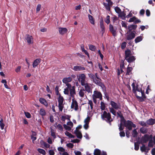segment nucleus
Wrapping results in <instances>:
<instances>
[{"label": "nucleus", "mask_w": 155, "mask_h": 155, "mask_svg": "<svg viewBox=\"0 0 155 155\" xmlns=\"http://www.w3.org/2000/svg\"><path fill=\"white\" fill-rule=\"evenodd\" d=\"M146 149L147 148L145 145L144 144V143H142V146L140 147V150L142 152L145 151Z\"/></svg>", "instance_id": "43"}, {"label": "nucleus", "mask_w": 155, "mask_h": 155, "mask_svg": "<svg viewBox=\"0 0 155 155\" xmlns=\"http://www.w3.org/2000/svg\"><path fill=\"white\" fill-rule=\"evenodd\" d=\"M116 12L118 14L120 13L121 12V10L118 7H116L114 8Z\"/></svg>", "instance_id": "52"}, {"label": "nucleus", "mask_w": 155, "mask_h": 155, "mask_svg": "<svg viewBox=\"0 0 155 155\" xmlns=\"http://www.w3.org/2000/svg\"><path fill=\"white\" fill-rule=\"evenodd\" d=\"M127 43L125 42H122L121 45V48L122 49H124L126 47Z\"/></svg>", "instance_id": "61"}, {"label": "nucleus", "mask_w": 155, "mask_h": 155, "mask_svg": "<svg viewBox=\"0 0 155 155\" xmlns=\"http://www.w3.org/2000/svg\"><path fill=\"white\" fill-rule=\"evenodd\" d=\"M64 100L63 97L61 96V94H59V96L58 97V104H63Z\"/></svg>", "instance_id": "29"}, {"label": "nucleus", "mask_w": 155, "mask_h": 155, "mask_svg": "<svg viewBox=\"0 0 155 155\" xmlns=\"http://www.w3.org/2000/svg\"><path fill=\"white\" fill-rule=\"evenodd\" d=\"M86 76L84 74H80L78 77V80L79 81L81 82L82 86H84V83L87 82L86 81Z\"/></svg>", "instance_id": "2"}, {"label": "nucleus", "mask_w": 155, "mask_h": 155, "mask_svg": "<svg viewBox=\"0 0 155 155\" xmlns=\"http://www.w3.org/2000/svg\"><path fill=\"white\" fill-rule=\"evenodd\" d=\"M37 150L40 153H41L43 155H45L46 154V152L44 150L41 148H38V149Z\"/></svg>", "instance_id": "44"}, {"label": "nucleus", "mask_w": 155, "mask_h": 155, "mask_svg": "<svg viewBox=\"0 0 155 155\" xmlns=\"http://www.w3.org/2000/svg\"><path fill=\"white\" fill-rule=\"evenodd\" d=\"M138 87V86H137L135 88L136 93H134L135 94V96H136V94H137V91L141 93V91H143L141 88H139Z\"/></svg>", "instance_id": "46"}, {"label": "nucleus", "mask_w": 155, "mask_h": 155, "mask_svg": "<svg viewBox=\"0 0 155 155\" xmlns=\"http://www.w3.org/2000/svg\"><path fill=\"white\" fill-rule=\"evenodd\" d=\"M63 126L64 128L66 130H68V131H70L71 130V128L70 127L67 126L65 124H64Z\"/></svg>", "instance_id": "54"}, {"label": "nucleus", "mask_w": 155, "mask_h": 155, "mask_svg": "<svg viewBox=\"0 0 155 155\" xmlns=\"http://www.w3.org/2000/svg\"><path fill=\"white\" fill-rule=\"evenodd\" d=\"M56 124L57 125V127L58 129L59 130L61 131H62L63 130V127L62 125L60 124H57V123Z\"/></svg>", "instance_id": "53"}, {"label": "nucleus", "mask_w": 155, "mask_h": 155, "mask_svg": "<svg viewBox=\"0 0 155 155\" xmlns=\"http://www.w3.org/2000/svg\"><path fill=\"white\" fill-rule=\"evenodd\" d=\"M137 27V25H131L128 26V29L129 30V32H131L132 30H135Z\"/></svg>", "instance_id": "18"}, {"label": "nucleus", "mask_w": 155, "mask_h": 155, "mask_svg": "<svg viewBox=\"0 0 155 155\" xmlns=\"http://www.w3.org/2000/svg\"><path fill=\"white\" fill-rule=\"evenodd\" d=\"M100 26L101 29V34L103 35L105 31V28L104 24V21L103 19H101L100 22Z\"/></svg>", "instance_id": "9"}, {"label": "nucleus", "mask_w": 155, "mask_h": 155, "mask_svg": "<svg viewBox=\"0 0 155 155\" xmlns=\"http://www.w3.org/2000/svg\"><path fill=\"white\" fill-rule=\"evenodd\" d=\"M74 133L75 134L77 137L79 139H81L82 137V134L80 131L79 130H75Z\"/></svg>", "instance_id": "23"}, {"label": "nucleus", "mask_w": 155, "mask_h": 155, "mask_svg": "<svg viewBox=\"0 0 155 155\" xmlns=\"http://www.w3.org/2000/svg\"><path fill=\"white\" fill-rule=\"evenodd\" d=\"M85 69L84 67L79 66H74L73 68V70L76 71L84 70Z\"/></svg>", "instance_id": "12"}, {"label": "nucleus", "mask_w": 155, "mask_h": 155, "mask_svg": "<svg viewBox=\"0 0 155 155\" xmlns=\"http://www.w3.org/2000/svg\"><path fill=\"white\" fill-rule=\"evenodd\" d=\"M88 76L91 79V80L93 81L96 78L95 77V75L91 73L88 74Z\"/></svg>", "instance_id": "34"}, {"label": "nucleus", "mask_w": 155, "mask_h": 155, "mask_svg": "<svg viewBox=\"0 0 155 155\" xmlns=\"http://www.w3.org/2000/svg\"><path fill=\"white\" fill-rule=\"evenodd\" d=\"M85 91V90H84V89L80 90L78 93L79 96L81 97H83L84 96Z\"/></svg>", "instance_id": "30"}, {"label": "nucleus", "mask_w": 155, "mask_h": 155, "mask_svg": "<svg viewBox=\"0 0 155 155\" xmlns=\"http://www.w3.org/2000/svg\"><path fill=\"white\" fill-rule=\"evenodd\" d=\"M138 100V101L141 102H142L143 101H145V99H144L143 97L141 96H140L138 95V94H136V96Z\"/></svg>", "instance_id": "41"}, {"label": "nucleus", "mask_w": 155, "mask_h": 155, "mask_svg": "<svg viewBox=\"0 0 155 155\" xmlns=\"http://www.w3.org/2000/svg\"><path fill=\"white\" fill-rule=\"evenodd\" d=\"M147 124L149 125H152L155 124V119L150 118L146 121Z\"/></svg>", "instance_id": "17"}, {"label": "nucleus", "mask_w": 155, "mask_h": 155, "mask_svg": "<svg viewBox=\"0 0 155 155\" xmlns=\"http://www.w3.org/2000/svg\"><path fill=\"white\" fill-rule=\"evenodd\" d=\"M59 31L61 34L63 35L67 32V29L66 28H59Z\"/></svg>", "instance_id": "22"}, {"label": "nucleus", "mask_w": 155, "mask_h": 155, "mask_svg": "<svg viewBox=\"0 0 155 155\" xmlns=\"http://www.w3.org/2000/svg\"><path fill=\"white\" fill-rule=\"evenodd\" d=\"M69 90L70 91V94L71 96L72 97H74L75 94H76L74 86L72 87V88L71 89H70Z\"/></svg>", "instance_id": "16"}, {"label": "nucleus", "mask_w": 155, "mask_h": 155, "mask_svg": "<svg viewBox=\"0 0 155 155\" xmlns=\"http://www.w3.org/2000/svg\"><path fill=\"white\" fill-rule=\"evenodd\" d=\"M148 146L149 147H153V142L152 140H150L149 141L148 144Z\"/></svg>", "instance_id": "56"}, {"label": "nucleus", "mask_w": 155, "mask_h": 155, "mask_svg": "<svg viewBox=\"0 0 155 155\" xmlns=\"http://www.w3.org/2000/svg\"><path fill=\"white\" fill-rule=\"evenodd\" d=\"M92 97L97 98H99L100 100L102 99V95L101 92L97 91H94V94L92 95Z\"/></svg>", "instance_id": "5"}, {"label": "nucleus", "mask_w": 155, "mask_h": 155, "mask_svg": "<svg viewBox=\"0 0 155 155\" xmlns=\"http://www.w3.org/2000/svg\"><path fill=\"white\" fill-rule=\"evenodd\" d=\"M110 104L112 106V107L116 110L121 109V105L120 103H117L114 101H111L110 102Z\"/></svg>", "instance_id": "3"}, {"label": "nucleus", "mask_w": 155, "mask_h": 155, "mask_svg": "<svg viewBox=\"0 0 155 155\" xmlns=\"http://www.w3.org/2000/svg\"><path fill=\"white\" fill-rule=\"evenodd\" d=\"M90 120V117H87L84 120V123L85 124H89Z\"/></svg>", "instance_id": "58"}, {"label": "nucleus", "mask_w": 155, "mask_h": 155, "mask_svg": "<svg viewBox=\"0 0 155 155\" xmlns=\"http://www.w3.org/2000/svg\"><path fill=\"white\" fill-rule=\"evenodd\" d=\"M136 32L135 31L131 32L129 34L127 35L126 37V38L127 40H130L134 39L135 36V33Z\"/></svg>", "instance_id": "7"}, {"label": "nucleus", "mask_w": 155, "mask_h": 155, "mask_svg": "<svg viewBox=\"0 0 155 155\" xmlns=\"http://www.w3.org/2000/svg\"><path fill=\"white\" fill-rule=\"evenodd\" d=\"M149 140H150L148 139V134H145L142 137L140 141V143H147Z\"/></svg>", "instance_id": "6"}, {"label": "nucleus", "mask_w": 155, "mask_h": 155, "mask_svg": "<svg viewBox=\"0 0 155 155\" xmlns=\"http://www.w3.org/2000/svg\"><path fill=\"white\" fill-rule=\"evenodd\" d=\"M0 119H1L0 120V127H1V129L2 130H3L5 126V124L4 123V121L2 118L0 117Z\"/></svg>", "instance_id": "36"}, {"label": "nucleus", "mask_w": 155, "mask_h": 155, "mask_svg": "<svg viewBox=\"0 0 155 155\" xmlns=\"http://www.w3.org/2000/svg\"><path fill=\"white\" fill-rule=\"evenodd\" d=\"M41 144L42 145H44L45 147L46 148H48L50 147V145L43 140H41L40 142Z\"/></svg>", "instance_id": "35"}, {"label": "nucleus", "mask_w": 155, "mask_h": 155, "mask_svg": "<svg viewBox=\"0 0 155 155\" xmlns=\"http://www.w3.org/2000/svg\"><path fill=\"white\" fill-rule=\"evenodd\" d=\"M101 118L102 120L109 123L110 125H111V122L113 121V119L112 118L110 113H107L106 111H104L103 114L101 115Z\"/></svg>", "instance_id": "1"}, {"label": "nucleus", "mask_w": 155, "mask_h": 155, "mask_svg": "<svg viewBox=\"0 0 155 155\" xmlns=\"http://www.w3.org/2000/svg\"><path fill=\"white\" fill-rule=\"evenodd\" d=\"M125 58H127L129 57V56H131L132 54L130 50L129 49H127L125 51Z\"/></svg>", "instance_id": "21"}, {"label": "nucleus", "mask_w": 155, "mask_h": 155, "mask_svg": "<svg viewBox=\"0 0 155 155\" xmlns=\"http://www.w3.org/2000/svg\"><path fill=\"white\" fill-rule=\"evenodd\" d=\"M41 59H35L33 62V66L35 68L38 65V64L40 62Z\"/></svg>", "instance_id": "19"}, {"label": "nucleus", "mask_w": 155, "mask_h": 155, "mask_svg": "<svg viewBox=\"0 0 155 155\" xmlns=\"http://www.w3.org/2000/svg\"><path fill=\"white\" fill-rule=\"evenodd\" d=\"M39 114L41 116H44L46 115V112L44 109L41 108L40 110Z\"/></svg>", "instance_id": "38"}, {"label": "nucleus", "mask_w": 155, "mask_h": 155, "mask_svg": "<svg viewBox=\"0 0 155 155\" xmlns=\"http://www.w3.org/2000/svg\"><path fill=\"white\" fill-rule=\"evenodd\" d=\"M133 69V68L129 66L127 68V72L126 74V75H129L132 74V71Z\"/></svg>", "instance_id": "25"}, {"label": "nucleus", "mask_w": 155, "mask_h": 155, "mask_svg": "<svg viewBox=\"0 0 155 155\" xmlns=\"http://www.w3.org/2000/svg\"><path fill=\"white\" fill-rule=\"evenodd\" d=\"M109 30L110 32L112 33V35L115 36L116 35L117 33L116 30L114 29L113 26L111 24L109 25Z\"/></svg>", "instance_id": "11"}, {"label": "nucleus", "mask_w": 155, "mask_h": 155, "mask_svg": "<svg viewBox=\"0 0 155 155\" xmlns=\"http://www.w3.org/2000/svg\"><path fill=\"white\" fill-rule=\"evenodd\" d=\"M110 112L114 116L116 115V111L112 107L109 108Z\"/></svg>", "instance_id": "47"}, {"label": "nucleus", "mask_w": 155, "mask_h": 155, "mask_svg": "<svg viewBox=\"0 0 155 155\" xmlns=\"http://www.w3.org/2000/svg\"><path fill=\"white\" fill-rule=\"evenodd\" d=\"M142 40V37L140 36L137 37L135 39V43H137L140 41Z\"/></svg>", "instance_id": "40"}, {"label": "nucleus", "mask_w": 155, "mask_h": 155, "mask_svg": "<svg viewBox=\"0 0 155 155\" xmlns=\"http://www.w3.org/2000/svg\"><path fill=\"white\" fill-rule=\"evenodd\" d=\"M140 132L143 134H146L148 132V129L146 127H142L140 129Z\"/></svg>", "instance_id": "27"}, {"label": "nucleus", "mask_w": 155, "mask_h": 155, "mask_svg": "<svg viewBox=\"0 0 155 155\" xmlns=\"http://www.w3.org/2000/svg\"><path fill=\"white\" fill-rule=\"evenodd\" d=\"M101 80H97L96 78L93 82L97 85L100 86L103 90H105L106 87L104 84L101 82Z\"/></svg>", "instance_id": "4"}, {"label": "nucleus", "mask_w": 155, "mask_h": 155, "mask_svg": "<svg viewBox=\"0 0 155 155\" xmlns=\"http://www.w3.org/2000/svg\"><path fill=\"white\" fill-rule=\"evenodd\" d=\"M104 5L107 10L108 11L110 10V7L109 4H107V3H104Z\"/></svg>", "instance_id": "50"}, {"label": "nucleus", "mask_w": 155, "mask_h": 155, "mask_svg": "<svg viewBox=\"0 0 155 155\" xmlns=\"http://www.w3.org/2000/svg\"><path fill=\"white\" fill-rule=\"evenodd\" d=\"M132 134L133 137H137L138 133L136 129H134L132 131Z\"/></svg>", "instance_id": "37"}, {"label": "nucleus", "mask_w": 155, "mask_h": 155, "mask_svg": "<svg viewBox=\"0 0 155 155\" xmlns=\"http://www.w3.org/2000/svg\"><path fill=\"white\" fill-rule=\"evenodd\" d=\"M136 19V17L135 16H134L132 18H130L129 20L128 21V22H131L133 21L134 22L135 20Z\"/></svg>", "instance_id": "62"}, {"label": "nucleus", "mask_w": 155, "mask_h": 155, "mask_svg": "<svg viewBox=\"0 0 155 155\" xmlns=\"http://www.w3.org/2000/svg\"><path fill=\"white\" fill-rule=\"evenodd\" d=\"M32 134L31 136V139L32 140L33 142L36 140L37 137H36L37 135L35 131H32Z\"/></svg>", "instance_id": "24"}, {"label": "nucleus", "mask_w": 155, "mask_h": 155, "mask_svg": "<svg viewBox=\"0 0 155 155\" xmlns=\"http://www.w3.org/2000/svg\"><path fill=\"white\" fill-rule=\"evenodd\" d=\"M74 107L75 110H77L78 107L77 102L76 101L73 100V101L71 105V108H73Z\"/></svg>", "instance_id": "13"}, {"label": "nucleus", "mask_w": 155, "mask_h": 155, "mask_svg": "<svg viewBox=\"0 0 155 155\" xmlns=\"http://www.w3.org/2000/svg\"><path fill=\"white\" fill-rule=\"evenodd\" d=\"M59 109L60 111H62L63 110L64 106L63 104H58Z\"/></svg>", "instance_id": "59"}, {"label": "nucleus", "mask_w": 155, "mask_h": 155, "mask_svg": "<svg viewBox=\"0 0 155 155\" xmlns=\"http://www.w3.org/2000/svg\"><path fill=\"white\" fill-rule=\"evenodd\" d=\"M72 80L71 78L68 77V78H64L62 80V81L63 83L66 84L71 82Z\"/></svg>", "instance_id": "20"}, {"label": "nucleus", "mask_w": 155, "mask_h": 155, "mask_svg": "<svg viewBox=\"0 0 155 155\" xmlns=\"http://www.w3.org/2000/svg\"><path fill=\"white\" fill-rule=\"evenodd\" d=\"M126 14L123 12H120L119 14V16L123 20H124L126 18Z\"/></svg>", "instance_id": "31"}, {"label": "nucleus", "mask_w": 155, "mask_h": 155, "mask_svg": "<svg viewBox=\"0 0 155 155\" xmlns=\"http://www.w3.org/2000/svg\"><path fill=\"white\" fill-rule=\"evenodd\" d=\"M120 68H122V69L124 68L125 67L124 64V60H121V63L120 64Z\"/></svg>", "instance_id": "57"}, {"label": "nucleus", "mask_w": 155, "mask_h": 155, "mask_svg": "<svg viewBox=\"0 0 155 155\" xmlns=\"http://www.w3.org/2000/svg\"><path fill=\"white\" fill-rule=\"evenodd\" d=\"M65 134L69 138H74L75 137L74 135H73L71 133L67 131H66L65 132Z\"/></svg>", "instance_id": "39"}, {"label": "nucleus", "mask_w": 155, "mask_h": 155, "mask_svg": "<svg viewBox=\"0 0 155 155\" xmlns=\"http://www.w3.org/2000/svg\"><path fill=\"white\" fill-rule=\"evenodd\" d=\"M101 151L99 149H95L94 151V155H101Z\"/></svg>", "instance_id": "33"}, {"label": "nucleus", "mask_w": 155, "mask_h": 155, "mask_svg": "<svg viewBox=\"0 0 155 155\" xmlns=\"http://www.w3.org/2000/svg\"><path fill=\"white\" fill-rule=\"evenodd\" d=\"M89 49L91 51H95L96 47L93 45H88Z\"/></svg>", "instance_id": "42"}, {"label": "nucleus", "mask_w": 155, "mask_h": 155, "mask_svg": "<svg viewBox=\"0 0 155 155\" xmlns=\"http://www.w3.org/2000/svg\"><path fill=\"white\" fill-rule=\"evenodd\" d=\"M110 16L109 15H107L106 17V19L104 20L105 22L107 24L109 23L110 22Z\"/></svg>", "instance_id": "55"}, {"label": "nucleus", "mask_w": 155, "mask_h": 155, "mask_svg": "<svg viewBox=\"0 0 155 155\" xmlns=\"http://www.w3.org/2000/svg\"><path fill=\"white\" fill-rule=\"evenodd\" d=\"M41 5L38 4L37 5V8L36 9V11L37 12H39L40 11V10L41 9Z\"/></svg>", "instance_id": "64"}, {"label": "nucleus", "mask_w": 155, "mask_h": 155, "mask_svg": "<svg viewBox=\"0 0 155 155\" xmlns=\"http://www.w3.org/2000/svg\"><path fill=\"white\" fill-rule=\"evenodd\" d=\"M85 85H84V86L85 91H86L88 93L91 92L92 90L91 88V86L87 82L84 83Z\"/></svg>", "instance_id": "10"}, {"label": "nucleus", "mask_w": 155, "mask_h": 155, "mask_svg": "<svg viewBox=\"0 0 155 155\" xmlns=\"http://www.w3.org/2000/svg\"><path fill=\"white\" fill-rule=\"evenodd\" d=\"M132 86L133 88V92L134 93H136L135 88L136 87L134 83H133L132 84Z\"/></svg>", "instance_id": "63"}, {"label": "nucleus", "mask_w": 155, "mask_h": 155, "mask_svg": "<svg viewBox=\"0 0 155 155\" xmlns=\"http://www.w3.org/2000/svg\"><path fill=\"white\" fill-rule=\"evenodd\" d=\"M132 123V121L130 120H127L124 124V126L126 127L129 130H132L131 126Z\"/></svg>", "instance_id": "8"}, {"label": "nucleus", "mask_w": 155, "mask_h": 155, "mask_svg": "<svg viewBox=\"0 0 155 155\" xmlns=\"http://www.w3.org/2000/svg\"><path fill=\"white\" fill-rule=\"evenodd\" d=\"M81 48L82 51L84 52V53L89 58L90 57L89 54L87 51L84 49V46H81Z\"/></svg>", "instance_id": "45"}, {"label": "nucleus", "mask_w": 155, "mask_h": 155, "mask_svg": "<svg viewBox=\"0 0 155 155\" xmlns=\"http://www.w3.org/2000/svg\"><path fill=\"white\" fill-rule=\"evenodd\" d=\"M105 104L102 101L101 103V109L102 110H104L105 109Z\"/></svg>", "instance_id": "48"}, {"label": "nucleus", "mask_w": 155, "mask_h": 155, "mask_svg": "<svg viewBox=\"0 0 155 155\" xmlns=\"http://www.w3.org/2000/svg\"><path fill=\"white\" fill-rule=\"evenodd\" d=\"M51 135L52 136L54 139H55L56 138V135H55V133L54 132V130L52 129L51 128Z\"/></svg>", "instance_id": "49"}, {"label": "nucleus", "mask_w": 155, "mask_h": 155, "mask_svg": "<svg viewBox=\"0 0 155 155\" xmlns=\"http://www.w3.org/2000/svg\"><path fill=\"white\" fill-rule=\"evenodd\" d=\"M125 59L128 62L130 63L134 61L136 59V58L134 56L131 55L129 56L128 58H125Z\"/></svg>", "instance_id": "15"}, {"label": "nucleus", "mask_w": 155, "mask_h": 155, "mask_svg": "<svg viewBox=\"0 0 155 155\" xmlns=\"http://www.w3.org/2000/svg\"><path fill=\"white\" fill-rule=\"evenodd\" d=\"M140 142H137L134 143V149L136 150H138L139 149V144Z\"/></svg>", "instance_id": "32"}, {"label": "nucleus", "mask_w": 155, "mask_h": 155, "mask_svg": "<svg viewBox=\"0 0 155 155\" xmlns=\"http://www.w3.org/2000/svg\"><path fill=\"white\" fill-rule=\"evenodd\" d=\"M40 102L42 104H44L46 106L48 105V104L44 98H40L39 99Z\"/></svg>", "instance_id": "28"}, {"label": "nucleus", "mask_w": 155, "mask_h": 155, "mask_svg": "<svg viewBox=\"0 0 155 155\" xmlns=\"http://www.w3.org/2000/svg\"><path fill=\"white\" fill-rule=\"evenodd\" d=\"M88 17L89 21L90 22V23L92 25H94L95 24V20L93 17L92 15H90V14H88Z\"/></svg>", "instance_id": "26"}, {"label": "nucleus", "mask_w": 155, "mask_h": 155, "mask_svg": "<svg viewBox=\"0 0 155 155\" xmlns=\"http://www.w3.org/2000/svg\"><path fill=\"white\" fill-rule=\"evenodd\" d=\"M58 150L59 151L63 152L65 151V149L62 147H59L58 148Z\"/></svg>", "instance_id": "60"}, {"label": "nucleus", "mask_w": 155, "mask_h": 155, "mask_svg": "<svg viewBox=\"0 0 155 155\" xmlns=\"http://www.w3.org/2000/svg\"><path fill=\"white\" fill-rule=\"evenodd\" d=\"M139 124L141 126L147 127L146 122H145L144 121H140L139 122Z\"/></svg>", "instance_id": "51"}, {"label": "nucleus", "mask_w": 155, "mask_h": 155, "mask_svg": "<svg viewBox=\"0 0 155 155\" xmlns=\"http://www.w3.org/2000/svg\"><path fill=\"white\" fill-rule=\"evenodd\" d=\"M26 40L28 43L30 44L33 43V39L32 36L30 35H27V37L26 38Z\"/></svg>", "instance_id": "14"}]
</instances>
